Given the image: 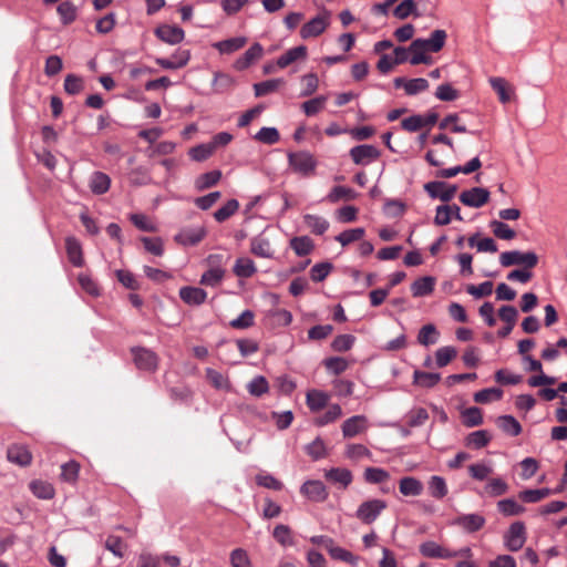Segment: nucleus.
Masks as SVG:
<instances>
[{"mask_svg":"<svg viewBox=\"0 0 567 567\" xmlns=\"http://www.w3.org/2000/svg\"><path fill=\"white\" fill-rule=\"evenodd\" d=\"M287 158L288 165L293 173L302 177H310L316 174L318 161L310 152H289Z\"/></svg>","mask_w":567,"mask_h":567,"instance_id":"1","label":"nucleus"},{"mask_svg":"<svg viewBox=\"0 0 567 567\" xmlns=\"http://www.w3.org/2000/svg\"><path fill=\"white\" fill-rule=\"evenodd\" d=\"M419 550L422 556L427 558L450 559L455 557H473V553L470 547H463L458 550H451L433 540L422 543L419 547Z\"/></svg>","mask_w":567,"mask_h":567,"instance_id":"2","label":"nucleus"},{"mask_svg":"<svg viewBox=\"0 0 567 567\" xmlns=\"http://www.w3.org/2000/svg\"><path fill=\"white\" fill-rule=\"evenodd\" d=\"M224 256L219 254H212L206 258V264L209 269L206 270L200 278V284L207 287L218 286L225 277V269L223 267Z\"/></svg>","mask_w":567,"mask_h":567,"instance_id":"3","label":"nucleus"},{"mask_svg":"<svg viewBox=\"0 0 567 567\" xmlns=\"http://www.w3.org/2000/svg\"><path fill=\"white\" fill-rule=\"evenodd\" d=\"M499 262L503 267L517 265L532 269L537 265L538 256L533 251L523 252L519 250H511L501 254Z\"/></svg>","mask_w":567,"mask_h":567,"instance_id":"4","label":"nucleus"},{"mask_svg":"<svg viewBox=\"0 0 567 567\" xmlns=\"http://www.w3.org/2000/svg\"><path fill=\"white\" fill-rule=\"evenodd\" d=\"M383 499L373 498L361 503L355 512V517L364 524H372L386 508Z\"/></svg>","mask_w":567,"mask_h":567,"instance_id":"5","label":"nucleus"},{"mask_svg":"<svg viewBox=\"0 0 567 567\" xmlns=\"http://www.w3.org/2000/svg\"><path fill=\"white\" fill-rule=\"evenodd\" d=\"M330 24V14L324 12L305 23L300 30L302 39L316 38L322 34Z\"/></svg>","mask_w":567,"mask_h":567,"instance_id":"6","label":"nucleus"},{"mask_svg":"<svg viewBox=\"0 0 567 567\" xmlns=\"http://www.w3.org/2000/svg\"><path fill=\"white\" fill-rule=\"evenodd\" d=\"M526 542V529L523 522L513 523L505 535V546L512 550H519Z\"/></svg>","mask_w":567,"mask_h":567,"instance_id":"7","label":"nucleus"},{"mask_svg":"<svg viewBox=\"0 0 567 567\" xmlns=\"http://www.w3.org/2000/svg\"><path fill=\"white\" fill-rule=\"evenodd\" d=\"M207 235V229L204 226L185 227L175 235L176 243L183 246H195L200 243Z\"/></svg>","mask_w":567,"mask_h":567,"instance_id":"8","label":"nucleus"},{"mask_svg":"<svg viewBox=\"0 0 567 567\" xmlns=\"http://www.w3.org/2000/svg\"><path fill=\"white\" fill-rule=\"evenodd\" d=\"M460 200L465 206L480 208L489 200V192L483 187H473L462 192Z\"/></svg>","mask_w":567,"mask_h":567,"instance_id":"9","label":"nucleus"},{"mask_svg":"<svg viewBox=\"0 0 567 567\" xmlns=\"http://www.w3.org/2000/svg\"><path fill=\"white\" fill-rule=\"evenodd\" d=\"M350 156L357 165H368L380 157V151L373 145H359L350 150Z\"/></svg>","mask_w":567,"mask_h":567,"instance_id":"10","label":"nucleus"},{"mask_svg":"<svg viewBox=\"0 0 567 567\" xmlns=\"http://www.w3.org/2000/svg\"><path fill=\"white\" fill-rule=\"evenodd\" d=\"M132 352L135 365L140 370L155 371L157 369L158 358L153 351L145 348H135Z\"/></svg>","mask_w":567,"mask_h":567,"instance_id":"11","label":"nucleus"},{"mask_svg":"<svg viewBox=\"0 0 567 567\" xmlns=\"http://www.w3.org/2000/svg\"><path fill=\"white\" fill-rule=\"evenodd\" d=\"M300 493L312 502H324L328 498V491L320 481H307L300 487Z\"/></svg>","mask_w":567,"mask_h":567,"instance_id":"12","label":"nucleus"},{"mask_svg":"<svg viewBox=\"0 0 567 567\" xmlns=\"http://www.w3.org/2000/svg\"><path fill=\"white\" fill-rule=\"evenodd\" d=\"M427 194L433 198H440L442 202H450L456 194L455 185H446L443 182H430L424 185Z\"/></svg>","mask_w":567,"mask_h":567,"instance_id":"13","label":"nucleus"},{"mask_svg":"<svg viewBox=\"0 0 567 567\" xmlns=\"http://www.w3.org/2000/svg\"><path fill=\"white\" fill-rule=\"evenodd\" d=\"M368 429V419L364 415H354L347 419L341 426L342 435L346 439H351L360 433L365 432Z\"/></svg>","mask_w":567,"mask_h":567,"instance_id":"14","label":"nucleus"},{"mask_svg":"<svg viewBox=\"0 0 567 567\" xmlns=\"http://www.w3.org/2000/svg\"><path fill=\"white\" fill-rule=\"evenodd\" d=\"M156 35L168 44H177L184 40V30L176 25L164 24L156 29Z\"/></svg>","mask_w":567,"mask_h":567,"instance_id":"15","label":"nucleus"},{"mask_svg":"<svg viewBox=\"0 0 567 567\" xmlns=\"http://www.w3.org/2000/svg\"><path fill=\"white\" fill-rule=\"evenodd\" d=\"M7 457L11 463L20 466H28L31 464L32 454L27 446L20 444L11 445L7 451Z\"/></svg>","mask_w":567,"mask_h":567,"instance_id":"16","label":"nucleus"},{"mask_svg":"<svg viewBox=\"0 0 567 567\" xmlns=\"http://www.w3.org/2000/svg\"><path fill=\"white\" fill-rule=\"evenodd\" d=\"M250 251L257 257L267 259L272 258L275 254L270 240L262 234L251 239Z\"/></svg>","mask_w":567,"mask_h":567,"instance_id":"17","label":"nucleus"},{"mask_svg":"<svg viewBox=\"0 0 567 567\" xmlns=\"http://www.w3.org/2000/svg\"><path fill=\"white\" fill-rule=\"evenodd\" d=\"M264 49L259 43H254L240 58H238L234 66L236 70L243 71L249 68L255 61L262 56Z\"/></svg>","mask_w":567,"mask_h":567,"instance_id":"18","label":"nucleus"},{"mask_svg":"<svg viewBox=\"0 0 567 567\" xmlns=\"http://www.w3.org/2000/svg\"><path fill=\"white\" fill-rule=\"evenodd\" d=\"M396 87L403 86L408 95H415L420 92L427 90L429 82L423 78L405 80L404 78L394 79Z\"/></svg>","mask_w":567,"mask_h":567,"instance_id":"19","label":"nucleus"},{"mask_svg":"<svg viewBox=\"0 0 567 567\" xmlns=\"http://www.w3.org/2000/svg\"><path fill=\"white\" fill-rule=\"evenodd\" d=\"M324 477L333 483L340 485L342 488H347L353 480L350 470L344 467H333L324 473Z\"/></svg>","mask_w":567,"mask_h":567,"instance_id":"20","label":"nucleus"},{"mask_svg":"<svg viewBox=\"0 0 567 567\" xmlns=\"http://www.w3.org/2000/svg\"><path fill=\"white\" fill-rule=\"evenodd\" d=\"M454 524L460 526L467 533H474L476 530H480L484 526L485 518L478 514H467L458 516L454 520Z\"/></svg>","mask_w":567,"mask_h":567,"instance_id":"21","label":"nucleus"},{"mask_svg":"<svg viewBox=\"0 0 567 567\" xmlns=\"http://www.w3.org/2000/svg\"><path fill=\"white\" fill-rule=\"evenodd\" d=\"M330 401V395L320 390H309L306 395V402L310 411L318 412L326 408Z\"/></svg>","mask_w":567,"mask_h":567,"instance_id":"22","label":"nucleus"},{"mask_svg":"<svg viewBox=\"0 0 567 567\" xmlns=\"http://www.w3.org/2000/svg\"><path fill=\"white\" fill-rule=\"evenodd\" d=\"M179 297L187 305L198 306L205 302L207 293L202 288L183 287L179 290Z\"/></svg>","mask_w":567,"mask_h":567,"instance_id":"23","label":"nucleus"},{"mask_svg":"<svg viewBox=\"0 0 567 567\" xmlns=\"http://www.w3.org/2000/svg\"><path fill=\"white\" fill-rule=\"evenodd\" d=\"M409 51L411 53L410 63L412 65H417L421 63L430 64L432 62L431 56L426 54V50L424 49V43L421 39L414 40L410 47Z\"/></svg>","mask_w":567,"mask_h":567,"instance_id":"24","label":"nucleus"},{"mask_svg":"<svg viewBox=\"0 0 567 567\" xmlns=\"http://www.w3.org/2000/svg\"><path fill=\"white\" fill-rule=\"evenodd\" d=\"M306 56L307 48L305 45L295 47L280 55L276 61V65L280 69H285L299 59H306Z\"/></svg>","mask_w":567,"mask_h":567,"instance_id":"25","label":"nucleus"},{"mask_svg":"<svg viewBox=\"0 0 567 567\" xmlns=\"http://www.w3.org/2000/svg\"><path fill=\"white\" fill-rule=\"evenodd\" d=\"M65 248L70 262H72L75 267L83 266V255L82 247L79 240L74 237H68L65 239Z\"/></svg>","mask_w":567,"mask_h":567,"instance_id":"26","label":"nucleus"},{"mask_svg":"<svg viewBox=\"0 0 567 567\" xmlns=\"http://www.w3.org/2000/svg\"><path fill=\"white\" fill-rule=\"evenodd\" d=\"M233 271L239 278H250L257 272V267L252 259L240 257L236 260Z\"/></svg>","mask_w":567,"mask_h":567,"instance_id":"27","label":"nucleus"},{"mask_svg":"<svg viewBox=\"0 0 567 567\" xmlns=\"http://www.w3.org/2000/svg\"><path fill=\"white\" fill-rule=\"evenodd\" d=\"M399 488L404 496H419L423 491V484L415 477L406 476L400 480Z\"/></svg>","mask_w":567,"mask_h":567,"instance_id":"28","label":"nucleus"},{"mask_svg":"<svg viewBox=\"0 0 567 567\" xmlns=\"http://www.w3.org/2000/svg\"><path fill=\"white\" fill-rule=\"evenodd\" d=\"M427 488L430 495L436 499L444 498L449 493L445 480L439 475H433L430 477L427 482Z\"/></svg>","mask_w":567,"mask_h":567,"instance_id":"29","label":"nucleus"},{"mask_svg":"<svg viewBox=\"0 0 567 567\" xmlns=\"http://www.w3.org/2000/svg\"><path fill=\"white\" fill-rule=\"evenodd\" d=\"M305 225L310 229L315 235H322L329 228V221L318 215L306 214L303 216Z\"/></svg>","mask_w":567,"mask_h":567,"instance_id":"30","label":"nucleus"},{"mask_svg":"<svg viewBox=\"0 0 567 567\" xmlns=\"http://www.w3.org/2000/svg\"><path fill=\"white\" fill-rule=\"evenodd\" d=\"M489 84L493 90L497 93L498 99L502 103H507L513 94L512 86L503 78H491Z\"/></svg>","mask_w":567,"mask_h":567,"instance_id":"31","label":"nucleus"},{"mask_svg":"<svg viewBox=\"0 0 567 567\" xmlns=\"http://www.w3.org/2000/svg\"><path fill=\"white\" fill-rule=\"evenodd\" d=\"M221 178V172L218 169L210 171L199 175L195 181V187L202 192L215 186Z\"/></svg>","mask_w":567,"mask_h":567,"instance_id":"32","label":"nucleus"},{"mask_svg":"<svg viewBox=\"0 0 567 567\" xmlns=\"http://www.w3.org/2000/svg\"><path fill=\"white\" fill-rule=\"evenodd\" d=\"M290 247L297 256L303 257L309 255L313 248V241L308 236L293 237L290 240Z\"/></svg>","mask_w":567,"mask_h":567,"instance_id":"33","label":"nucleus"},{"mask_svg":"<svg viewBox=\"0 0 567 567\" xmlns=\"http://www.w3.org/2000/svg\"><path fill=\"white\" fill-rule=\"evenodd\" d=\"M110 185V177L102 172H95L90 178V188L94 194L101 195L106 193Z\"/></svg>","mask_w":567,"mask_h":567,"instance_id":"34","label":"nucleus"},{"mask_svg":"<svg viewBox=\"0 0 567 567\" xmlns=\"http://www.w3.org/2000/svg\"><path fill=\"white\" fill-rule=\"evenodd\" d=\"M435 280L432 277H422L415 280L412 286V295L414 297H423L430 295L434 289Z\"/></svg>","mask_w":567,"mask_h":567,"instance_id":"35","label":"nucleus"},{"mask_svg":"<svg viewBox=\"0 0 567 567\" xmlns=\"http://www.w3.org/2000/svg\"><path fill=\"white\" fill-rule=\"evenodd\" d=\"M30 489L38 498L51 499L54 496L53 485L45 481H41V480L32 481L30 483Z\"/></svg>","mask_w":567,"mask_h":567,"instance_id":"36","label":"nucleus"},{"mask_svg":"<svg viewBox=\"0 0 567 567\" xmlns=\"http://www.w3.org/2000/svg\"><path fill=\"white\" fill-rule=\"evenodd\" d=\"M440 380L441 375L439 373L415 370L413 374L414 384L421 388H433Z\"/></svg>","mask_w":567,"mask_h":567,"instance_id":"37","label":"nucleus"},{"mask_svg":"<svg viewBox=\"0 0 567 567\" xmlns=\"http://www.w3.org/2000/svg\"><path fill=\"white\" fill-rule=\"evenodd\" d=\"M342 416V409L339 404H331L328 410L315 419V424L318 426H324L329 423H333Z\"/></svg>","mask_w":567,"mask_h":567,"instance_id":"38","label":"nucleus"},{"mask_svg":"<svg viewBox=\"0 0 567 567\" xmlns=\"http://www.w3.org/2000/svg\"><path fill=\"white\" fill-rule=\"evenodd\" d=\"M246 38L237 37L216 42L214 43V48H216L220 53L229 54L241 49L246 44Z\"/></svg>","mask_w":567,"mask_h":567,"instance_id":"39","label":"nucleus"},{"mask_svg":"<svg viewBox=\"0 0 567 567\" xmlns=\"http://www.w3.org/2000/svg\"><path fill=\"white\" fill-rule=\"evenodd\" d=\"M496 422L502 431L511 434L512 436H517L522 432L519 422L512 415H502L497 419Z\"/></svg>","mask_w":567,"mask_h":567,"instance_id":"40","label":"nucleus"},{"mask_svg":"<svg viewBox=\"0 0 567 567\" xmlns=\"http://www.w3.org/2000/svg\"><path fill=\"white\" fill-rule=\"evenodd\" d=\"M284 84V79H272L260 83H256L254 84L255 95L259 97L276 92Z\"/></svg>","mask_w":567,"mask_h":567,"instance_id":"41","label":"nucleus"},{"mask_svg":"<svg viewBox=\"0 0 567 567\" xmlns=\"http://www.w3.org/2000/svg\"><path fill=\"white\" fill-rule=\"evenodd\" d=\"M497 508L499 513L504 516H516L520 515L525 512V507L518 504L513 498L502 499L497 503Z\"/></svg>","mask_w":567,"mask_h":567,"instance_id":"42","label":"nucleus"},{"mask_svg":"<svg viewBox=\"0 0 567 567\" xmlns=\"http://www.w3.org/2000/svg\"><path fill=\"white\" fill-rule=\"evenodd\" d=\"M503 398V390L499 388L483 389L474 394L476 403L486 404L492 401H498Z\"/></svg>","mask_w":567,"mask_h":567,"instance_id":"43","label":"nucleus"},{"mask_svg":"<svg viewBox=\"0 0 567 567\" xmlns=\"http://www.w3.org/2000/svg\"><path fill=\"white\" fill-rule=\"evenodd\" d=\"M437 339L439 332L435 326L431 323L423 326L417 334L419 343L425 347L436 343Z\"/></svg>","mask_w":567,"mask_h":567,"instance_id":"44","label":"nucleus"},{"mask_svg":"<svg viewBox=\"0 0 567 567\" xmlns=\"http://www.w3.org/2000/svg\"><path fill=\"white\" fill-rule=\"evenodd\" d=\"M489 227L493 234L499 239L512 240L516 236V233L502 220H492Z\"/></svg>","mask_w":567,"mask_h":567,"instance_id":"45","label":"nucleus"},{"mask_svg":"<svg viewBox=\"0 0 567 567\" xmlns=\"http://www.w3.org/2000/svg\"><path fill=\"white\" fill-rule=\"evenodd\" d=\"M355 197H357V193L353 189H351L349 187H344V186H336L327 195V199L330 203H337L341 199L352 200Z\"/></svg>","mask_w":567,"mask_h":567,"instance_id":"46","label":"nucleus"},{"mask_svg":"<svg viewBox=\"0 0 567 567\" xmlns=\"http://www.w3.org/2000/svg\"><path fill=\"white\" fill-rule=\"evenodd\" d=\"M255 481L257 485L268 489L280 491L284 487V484L278 478L266 472L258 473Z\"/></svg>","mask_w":567,"mask_h":567,"instance_id":"47","label":"nucleus"},{"mask_svg":"<svg viewBox=\"0 0 567 567\" xmlns=\"http://www.w3.org/2000/svg\"><path fill=\"white\" fill-rule=\"evenodd\" d=\"M364 234H365L364 228L348 229V230L340 233L336 237V240L339 241L342 247H346L353 241L361 240L363 238Z\"/></svg>","mask_w":567,"mask_h":567,"instance_id":"48","label":"nucleus"},{"mask_svg":"<svg viewBox=\"0 0 567 567\" xmlns=\"http://www.w3.org/2000/svg\"><path fill=\"white\" fill-rule=\"evenodd\" d=\"M549 488L525 489L518 494V497L526 503H537L551 494Z\"/></svg>","mask_w":567,"mask_h":567,"instance_id":"49","label":"nucleus"},{"mask_svg":"<svg viewBox=\"0 0 567 567\" xmlns=\"http://www.w3.org/2000/svg\"><path fill=\"white\" fill-rule=\"evenodd\" d=\"M238 200L229 199L223 207H220L214 213V217L218 223H223L227 220L230 216H233L238 210Z\"/></svg>","mask_w":567,"mask_h":567,"instance_id":"50","label":"nucleus"},{"mask_svg":"<svg viewBox=\"0 0 567 567\" xmlns=\"http://www.w3.org/2000/svg\"><path fill=\"white\" fill-rule=\"evenodd\" d=\"M254 138L264 144L272 145L279 141L280 135L275 127H262L256 133Z\"/></svg>","mask_w":567,"mask_h":567,"instance_id":"51","label":"nucleus"},{"mask_svg":"<svg viewBox=\"0 0 567 567\" xmlns=\"http://www.w3.org/2000/svg\"><path fill=\"white\" fill-rule=\"evenodd\" d=\"M457 351L454 347L446 346L439 348L435 352L436 364L440 368L447 365L455 357Z\"/></svg>","mask_w":567,"mask_h":567,"instance_id":"52","label":"nucleus"},{"mask_svg":"<svg viewBox=\"0 0 567 567\" xmlns=\"http://www.w3.org/2000/svg\"><path fill=\"white\" fill-rule=\"evenodd\" d=\"M462 417L463 423L468 427L477 426L483 423L482 411L476 406L464 410L462 412Z\"/></svg>","mask_w":567,"mask_h":567,"instance_id":"53","label":"nucleus"},{"mask_svg":"<svg viewBox=\"0 0 567 567\" xmlns=\"http://www.w3.org/2000/svg\"><path fill=\"white\" fill-rule=\"evenodd\" d=\"M80 464L70 461L61 466V480L68 483H75L79 477Z\"/></svg>","mask_w":567,"mask_h":567,"instance_id":"54","label":"nucleus"},{"mask_svg":"<svg viewBox=\"0 0 567 567\" xmlns=\"http://www.w3.org/2000/svg\"><path fill=\"white\" fill-rule=\"evenodd\" d=\"M328 553L330 554V556L333 559L342 560V561L349 563L351 565H355L359 560V558L355 555H353L351 551H349L342 547L336 546L334 543L332 544V546L330 547Z\"/></svg>","mask_w":567,"mask_h":567,"instance_id":"55","label":"nucleus"},{"mask_svg":"<svg viewBox=\"0 0 567 567\" xmlns=\"http://www.w3.org/2000/svg\"><path fill=\"white\" fill-rule=\"evenodd\" d=\"M207 380L218 390H230L229 380L214 369H206Z\"/></svg>","mask_w":567,"mask_h":567,"instance_id":"56","label":"nucleus"},{"mask_svg":"<svg viewBox=\"0 0 567 567\" xmlns=\"http://www.w3.org/2000/svg\"><path fill=\"white\" fill-rule=\"evenodd\" d=\"M248 392L254 396H261L269 390V384L265 377H255L247 385Z\"/></svg>","mask_w":567,"mask_h":567,"instance_id":"57","label":"nucleus"},{"mask_svg":"<svg viewBox=\"0 0 567 567\" xmlns=\"http://www.w3.org/2000/svg\"><path fill=\"white\" fill-rule=\"evenodd\" d=\"M363 476L368 483L378 484L388 481L390 474L380 467H367Z\"/></svg>","mask_w":567,"mask_h":567,"instance_id":"58","label":"nucleus"},{"mask_svg":"<svg viewBox=\"0 0 567 567\" xmlns=\"http://www.w3.org/2000/svg\"><path fill=\"white\" fill-rule=\"evenodd\" d=\"M346 456L353 461L371 458V452L362 444H349L346 449Z\"/></svg>","mask_w":567,"mask_h":567,"instance_id":"59","label":"nucleus"},{"mask_svg":"<svg viewBox=\"0 0 567 567\" xmlns=\"http://www.w3.org/2000/svg\"><path fill=\"white\" fill-rule=\"evenodd\" d=\"M466 441L468 445L475 449H481L488 444V442L491 441V435L488 434L487 431L480 430L471 433L467 436Z\"/></svg>","mask_w":567,"mask_h":567,"instance_id":"60","label":"nucleus"},{"mask_svg":"<svg viewBox=\"0 0 567 567\" xmlns=\"http://www.w3.org/2000/svg\"><path fill=\"white\" fill-rule=\"evenodd\" d=\"M269 317L272 319V324L277 327L289 326L292 321V315L286 309H274L269 311Z\"/></svg>","mask_w":567,"mask_h":567,"instance_id":"61","label":"nucleus"},{"mask_svg":"<svg viewBox=\"0 0 567 567\" xmlns=\"http://www.w3.org/2000/svg\"><path fill=\"white\" fill-rule=\"evenodd\" d=\"M394 16L398 19L404 20L411 14L416 13V4L413 0H403L400 4H398L393 11Z\"/></svg>","mask_w":567,"mask_h":567,"instance_id":"62","label":"nucleus"},{"mask_svg":"<svg viewBox=\"0 0 567 567\" xmlns=\"http://www.w3.org/2000/svg\"><path fill=\"white\" fill-rule=\"evenodd\" d=\"M105 548L110 550L114 556L122 558L124 556L125 544L121 537L110 535L105 540Z\"/></svg>","mask_w":567,"mask_h":567,"instance_id":"63","label":"nucleus"},{"mask_svg":"<svg viewBox=\"0 0 567 567\" xmlns=\"http://www.w3.org/2000/svg\"><path fill=\"white\" fill-rule=\"evenodd\" d=\"M229 559L231 567H251V561L247 551L241 548L234 549L230 553Z\"/></svg>","mask_w":567,"mask_h":567,"instance_id":"64","label":"nucleus"}]
</instances>
